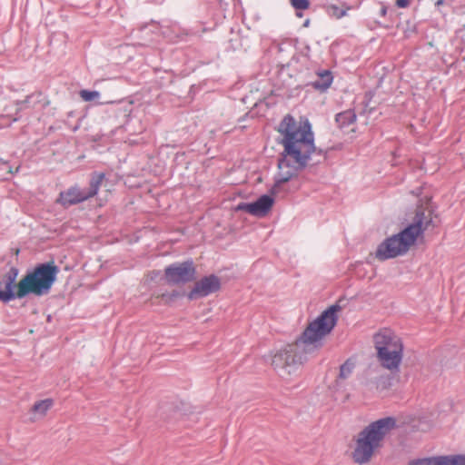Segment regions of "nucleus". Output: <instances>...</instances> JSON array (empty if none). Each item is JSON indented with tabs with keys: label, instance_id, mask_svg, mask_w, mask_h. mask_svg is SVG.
<instances>
[{
	"label": "nucleus",
	"instance_id": "obj_1",
	"mask_svg": "<svg viewBox=\"0 0 465 465\" xmlns=\"http://www.w3.org/2000/svg\"><path fill=\"white\" fill-rule=\"evenodd\" d=\"M277 131L282 135L279 143L283 146V151L278 158V173L269 191L271 194H262L252 203H240L235 208L236 211H242L260 218L264 217L273 206L274 198L272 195L278 193L283 183L297 177L299 173L307 167L313 153L320 155L323 153V151L317 149L314 144V134L309 121L301 126L292 115L286 114L280 122Z\"/></svg>",
	"mask_w": 465,
	"mask_h": 465
},
{
	"label": "nucleus",
	"instance_id": "obj_2",
	"mask_svg": "<svg viewBox=\"0 0 465 465\" xmlns=\"http://www.w3.org/2000/svg\"><path fill=\"white\" fill-rule=\"evenodd\" d=\"M341 307L335 303L324 310L311 322L293 343L275 351L272 355V366L284 380H291L306 361V354L322 346V339L331 332L337 324V312Z\"/></svg>",
	"mask_w": 465,
	"mask_h": 465
},
{
	"label": "nucleus",
	"instance_id": "obj_3",
	"mask_svg": "<svg viewBox=\"0 0 465 465\" xmlns=\"http://www.w3.org/2000/svg\"><path fill=\"white\" fill-rule=\"evenodd\" d=\"M436 206L428 199L426 207L418 205L412 222L403 230L383 240L375 252V258L381 262L404 255L420 235L430 227H436Z\"/></svg>",
	"mask_w": 465,
	"mask_h": 465
},
{
	"label": "nucleus",
	"instance_id": "obj_4",
	"mask_svg": "<svg viewBox=\"0 0 465 465\" xmlns=\"http://www.w3.org/2000/svg\"><path fill=\"white\" fill-rule=\"evenodd\" d=\"M397 428V420L392 416L371 421L357 436L352 459L358 464L368 463L374 452L381 449L387 435Z\"/></svg>",
	"mask_w": 465,
	"mask_h": 465
},
{
	"label": "nucleus",
	"instance_id": "obj_5",
	"mask_svg": "<svg viewBox=\"0 0 465 465\" xmlns=\"http://www.w3.org/2000/svg\"><path fill=\"white\" fill-rule=\"evenodd\" d=\"M59 267L54 262L36 264L22 277L25 297L32 294L42 297L48 294L56 282Z\"/></svg>",
	"mask_w": 465,
	"mask_h": 465
},
{
	"label": "nucleus",
	"instance_id": "obj_6",
	"mask_svg": "<svg viewBox=\"0 0 465 465\" xmlns=\"http://www.w3.org/2000/svg\"><path fill=\"white\" fill-rule=\"evenodd\" d=\"M19 269L12 266L6 272L0 276V302L9 303L16 299L25 298L23 278L16 282Z\"/></svg>",
	"mask_w": 465,
	"mask_h": 465
},
{
	"label": "nucleus",
	"instance_id": "obj_7",
	"mask_svg": "<svg viewBox=\"0 0 465 465\" xmlns=\"http://www.w3.org/2000/svg\"><path fill=\"white\" fill-rule=\"evenodd\" d=\"M196 267L193 259L176 262L164 268V280L169 285H183L196 280Z\"/></svg>",
	"mask_w": 465,
	"mask_h": 465
},
{
	"label": "nucleus",
	"instance_id": "obj_8",
	"mask_svg": "<svg viewBox=\"0 0 465 465\" xmlns=\"http://www.w3.org/2000/svg\"><path fill=\"white\" fill-rule=\"evenodd\" d=\"M221 286V279L215 274H210L197 281L186 296L190 301L204 298L217 292Z\"/></svg>",
	"mask_w": 465,
	"mask_h": 465
},
{
	"label": "nucleus",
	"instance_id": "obj_9",
	"mask_svg": "<svg viewBox=\"0 0 465 465\" xmlns=\"http://www.w3.org/2000/svg\"><path fill=\"white\" fill-rule=\"evenodd\" d=\"M374 346L379 352L381 347H385L389 351H403V344L401 339L394 334L391 330L385 329L373 337Z\"/></svg>",
	"mask_w": 465,
	"mask_h": 465
},
{
	"label": "nucleus",
	"instance_id": "obj_10",
	"mask_svg": "<svg viewBox=\"0 0 465 465\" xmlns=\"http://www.w3.org/2000/svg\"><path fill=\"white\" fill-rule=\"evenodd\" d=\"M87 200L88 199L84 190L77 184H74L70 186L68 189L60 192L55 203L64 208H69L70 206L76 205Z\"/></svg>",
	"mask_w": 465,
	"mask_h": 465
},
{
	"label": "nucleus",
	"instance_id": "obj_11",
	"mask_svg": "<svg viewBox=\"0 0 465 465\" xmlns=\"http://www.w3.org/2000/svg\"><path fill=\"white\" fill-rule=\"evenodd\" d=\"M408 465H465V455L458 454L416 459L409 461Z\"/></svg>",
	"mask_w": 465,
	"mask_h": 465
},
{
	"label": "nucleus",
	"instance_id": "obj_12",
	"mask_svg": "<svg viewBox=\"0 0 465 465\" xmlns=\"http://www.w3.org/2000/svg\"><path fill=\"white\" fill-rule=\"evenodd\" d=\"M403 351H389L385 347L377 352L381 365L390 371L398 370L402 361Z\"/></svg>",
	"mask_w": 465,
	"mask_h": 465
},
{
	"label": "nucleus",
	"instance_id": "obj_13",
	"mask_svg": "<svg viewBox=\"0 0 465 465\" xmlns=\"http://www.w3.org/2000/svg\"><path fill=\"white\" fill-rule=\"evenodd\" d=\"M105 178V173L101 172H93L91 173L90 181H89V187L87 189H83L85 193V195L87 199H90L94 196H95L100 189V186L103 183V181Z\"/></svg>",
	"mask_w": 465,
	"mask_h": 465
},
{
	"label": "nucleus",
	"instance_id": "obj_14",
	"mask_svg": "<svg viewBox=\"0 0 465 465\" xmlns=\"http://www.w3.org/2000/svg\"><path fill=\"white\" fill-rule=\"evenodd\" d=\"M318 79L312 83V86L319 91H326L333 81L332 74L330 70H322L317 73Z\"/></svg>",
	"mask_w": 465,
	"mask_h": 465
},
{
	"label": "nucleus",
	"instance_id": "obj_15",
	"mask_svg": "<svg viewBox=\"0 0 465 465\" xmlns=\"http://www.w3.org/2000/svg\"><path fill=\"white\" fill-rule=\"evenodd\" d=\"M351 9V6L346 3H342L341 6L335 4H327L324 5L326 14L332 18L341 19L345 16L347 11Z\"/></svg>",
	"mask_w": 465,
	"mask_h": 465
},
{
	"label": "nucleus",
	"instance_id": "obj_16",
	"mask_svg": "<svg viewBox=\"0 0 465 465\" xmlns=\"http://www.w3.org/2000/svg\"><path fill=\"white\" fill-rule=\"evenodd\" d=\"M356 121V114L351 110H346L339 113L335 116V122L340 128H344Z\"/></svg>",
	"mask_w": 465,
	"mask_h": 465
},
{
	"label": "nucleus",
	"instance_id": "obj_17",
	"mask_svg": "<svg viewBox=\"0 0 465 465\" xmlns=\"http://www.w3.org/2000/svg\"><path fill=\"white\" fill-rule=\"evenodd\" d=\"M54 405V401L52 399H45L42 401H36L33 407L32 411L35 413H39L41 415H45V413L52 408Z\"/></svg>",
	"mask_w": 465,
	"mask_h": 465
},
{
	"label": "nucleus",
	"instance_id": "obj_18",
	"mask_svg": "<svg viewBox=\"0 0 465 465\" xmlns=\"http://www.w3.org/2000/svg\"><path fill=\"white\" fill-rule=\"evenodd\" d=\"M353 369L354 363L350 359H348L340 367L339 378L343 380L347 379L352 373Z\"/></svg>",
	"mask_w": 465,
	"mask_h": 465
},
{
	"label": "nucleus",
	"instance_id": "obj_19",
	"mask_svg": "<svg viewBox=\"0 0 465 465\" xmlns=\"http://www.w3.org/2000/svg\"><path fill=\"white\" fill-rule=\"evenodd\" d=\"M375 384L378 390H387L392 384V377L390 375H381L376 379Z\"/></svg>",
	"mask_w": 465,
	"mask_h": 465
},
{
	"label": "nucleus",
	"instance_id": "obj_20",
	"mask_svg": "<svg viewBox=\"0 0 465 465\" xmlns=\"http://www.w3.org/2000/svg\"><path fill=\"white\" fill-rule=\"evenodd\" d=\"M80 97L84 101V102H91V101H94L97 98L100 97L101 94L100 92L98 91H95V90H87V89H84V90H81L80 93Z\"/></svg>",
	"mask_w": 465,
	"mask_h": 465
},
{
	"label": "nucleus",
	"instance_id": "obj_21",
	"mask_svg": "<svg viewBox=\"0 0 465 465\" xmlns=\"http://www.w3.org/2000/svg\"><path fill=\"white\" fill-rule=\"evenodd\" d=\"M290 3L295 11L307 10L311 5L310 0H290Z\"/></svg>",
	"mask_w": 465,
	"mask_h": 465
},
{
	"label": "nucleus",
	"instance_id": "obj_22",
	"mask_svg": "<svg viewBox=\"0 0 465 465\" xmlns=\"http://www.w3.org/2000/svg\"><path fill=\"white\" fill-rule=\"evenodd\" d=\"M35 94H29L25 97V99L24 100H18L15 102V104L17 105V110L18 111H21L26 107L29 106V104L31 102V99L35 96Z\"/></svg>",
	"mask_w": 465,
	"mask_h": 465
},
{
	"label": "nucleus",
	"instance_id": "obj_23",
	"mask_svg": "<svg viewBox=\"0 0 465 465\" xmlns=\"http://www.w3.org/2000/svg\"><path fill=\"white\" fill-rule=\"evenodd\" d=\"M182 293L178 291H173L171 293H164L163 294V298L166 301H173L178 297H181Z\"/></svg>",
	"mask_w": 465,
	"mask_h": 465
},
{
	"label": "nucleus",
	"instance_id": "obj_24",
	"mask_svg": "<svg viewBox=\"0 0 465 465\" xmlns=\"http://www.w3.org/2000/svg\"><path fill=\"white\" fill-rule=\"evenodd\" d=\"M278 48V52L279 53H283V52H286L287 49H291L293 51V47L292 46V45L288 42H284V43H281L278 45L277 46Z\"/></svg>",
	"mask_w": 465,
	"mask_h": 465
},
{
	"label": "nucleus",
	"instance_id": "obj_25",
	"mask_svg": "<svg viewBox=\"0 0 465 465\" xmlns=\"http://www.w3.org/2000/svg\"><path fill=\"white\" fill-rule=\"evenodd\" d=\"M0 163H3V164H5V165H6V166L8 167V172H7V173H8L9 174H13V173H14V171H13L12 167L10 166V164H9V162H8V161H5V160H4V159H2V158L0 157ZM18 171H19V167H17V168L15 169V173H17Z\"/></svg>",
	"mask_w": 465,
	"mask_h": 465
},
{
	"label": "nucleus",
	"instance_id": "obj_26",
	"mask_svg": "<svg viewBox=\"0 0 465 465\" xmlns=\"http://www.w3.org/2000/svg\"><path fill=\"white\" fill-rule=\"evenodd\" d=\"M410 5V0H396V5L399 8H406Z\"/></svg>",
	"mask_w": 465,
	"mask_h": 465
},
{
	"label": "nucleus",
	"instance_id": "obj_27",
	"mask_svg": "<svg viewBox=\"0 0 465 465\" xmlns=\"http://www.w3.org/2000/svg\"><path fill=\"white\" fill-rule=\"evenodd\" d=\"M387 12H388L387 6L382 5V6L380 10V15L384 17L387 15Z\"/></svg>",
	"mask_w": 465,
	"mask_h": 465
},
{
	"label": "nucleus",
	"instance_id": "obj_28",
	"mask_svg": "<svg viewBox=\"0 0 465 465\" xmlns=\"http://www.w3.org/2000/svg\"><path fill=\"white\" fill-rule=\"evenodd\" d=\"M310 23H311V20L309 18H307L303 24H302V26L303 27H308L310 25Z\"/></svg>",
	"mask_w": 465,
	"mask_h": 465
},
{
	"label": "nucleus",
	"instance_id": "obj_29",
	"mask_svg": "<svg viewBox=\"0 0 465 465\" xmlns=\"http://www.w3.org/2000/svg\"><path fill=\"white\" fill-rule=\"evenodd\" d=\"M444 3H445L444 0H437V2L435 3V5L440 6V5H443Z\"/></svg>",
	"mask_w": 465,
	"mask_h": 465
},
{
	"label": "nucleus",
	"instance_id": "obj_30",
	"mask_svg": "<svg viewBox=\"0 0 465 465\" xmlns=\"http://www.w3.org/2000/svg\"><path fill=\"white\" fill-rule=\"evenodd\" d=\"M295 12H296L295 14H296V15H297L298 17H302V16H303V13H302V11H295Z\"/></svg>",
	"mask_w": 465,
	"mask_h": 465
},
{
	"label": "nucleus",
	"instance_id": "obj_31",
	"mask_svg": "<svg viewBox=\"0 0 465 465\" xmlns=\"http://www.w3.org/2000/svg\"><path fill=\"white\" fill-rule=\"evenodd\" d=\"M36 95L39 97V96H41V95H42V93H41V92H39V93H37V94H36Z\"/></svg>",
	"mask_w": 465,
	"mask_h": 465
}]
</instances>
